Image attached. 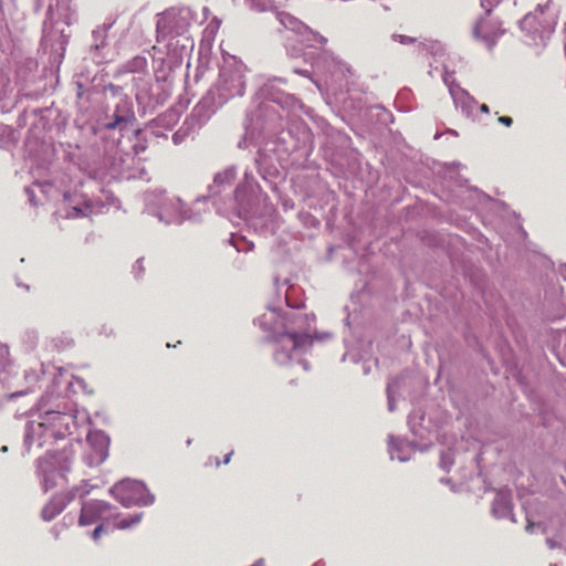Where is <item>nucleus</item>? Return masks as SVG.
<instances>
[{
    "label": "nucleus",
    "mask_w": 566,
    "mask_h": 566,
    "mask_svg": "<svg viewBox=\"0 0 566 566\" xmlns=\"http://www.w3.org/2000/svg\"><path fill=\"white\" fill-rule=\"evenodd\" d=\"M63 507L64 505L61 502L53 499L42 509V518L48 522L52 521L63 511Z\"/></svg>",
    "instance_id": "nucleus-7"
},
{
    "label": "nucleus",
    "mask_w": 566,
    "mask_h": 566,
    "mask_svg": "<svg viewBox=\"0 0 566 566\" xmlns=\"http://www.w3.org/2000/svg\"><path fill=\"white\" fill-rule=\"evenodd\" d=\"M504 505H505V509H507V510L510 509V505L506 501H505Z\"/></svg>",
    "instance_id": "nucleus-17"
},
{
    "label": "nucleus",
    "mask_w": 566,
    "mask_h": 566,
    "mask_svg": "<svg viewBox=\"0 0 566 566\" xmlns=\"http://www.w3.org/2000/svg\"><path fill=\"white\" fill-rule=\"evenodd\" d=\"M114 518H115V523H114L115 528L126 530L135 524H138L142 520V514L129 515L127 517H119V515H116V516H114Z\"/></svg>",
    "instance_id": "nucleus-8"
},
{
    "label": "nucleus",
    "mask_w": 566,
    "mask_h": 566,
    "mask_svg": "<svg viewBox=\"0 0 566 566\" xmlns=\"http://www.w3.org/2000/svg\"><path fill=\"white\" fill-rule=\"evenodd\" d=\"M480 109H481V112L486 113V114L490 112L489 106L486 104H482Z\"/></svg>",
    "instance_id": "nucleus-15"
},
{
    "label": "nucleus",
    "mask_w": 566,
    "mask_h": 566,
    "mask_svg": "<svg viewBox=\"0 0 566 566\" xmlns=\"http://www.w3.org/2000/svg\"><path fill=\"white\" fill-rule=\"evenodd\" d=\"M126 122L127 120H126V118L124 116L115 115L114 116V120L108 123V124H106L105 127H106V129L112 130V129L117 128L120 124L126 123Z\"/></svg>",
    "instance_id": "nucleus-10"
},
{
    "label": "nucleus",
    "mask_w": 566,
    "mask_h": 566,
    "mask_svg": "<svg viewBox=\"0 0 566 566\" xmlns=\"http://www.w3.org/2000/svg\"><path fill=\"white\" fill-rule=\"evenodd\" d=\"M88 441L92 444L90 461L92 465L103 463L108 457V441L103 436H90Z\"/></svg>",
    "instance_id": "nucleus-6"
},
{
    "label": "nucleus",
    "mask_w": 566,
    "mask_h": 566,
    "mask_svg": "<svg viewBox=\"0 0 566 566\" xmlns=\"http://www.w3.org/2000/svg\"><path fill=\"white\" fill-rule=\"evenodd\" d=\"M43 472H44V475H43V488L45 491L54 488L56 485V482H55V476H60V478H63V475L61 473H56L55 471H52V472H46V470L44 468H42Z\"/></svg>",
    "instance_id": "nucleus-9"
},
{
    "label": "nucleus",
    "mask_w": 566,
    "mask_h": 566,
    "mask_svg": "<svg viewBox=\"0 0 566 566\" xmlns=\"http://www.w3.org/2000/svg\"><path fill=\"white\" fill-rule=\"evenodd\" d=\"M111 505L103 501H92L83 504L80 515V525H92L99 520H109L113 515L109 513Z\"/></svg>",
    "instance_id": "nucleus-5"
},
{
    "label": "nucleus",
    "mask_w": 566,
    "mask_h": 566,
    "mask_svg": "<svg viewBox=\"0 0 566 566\" xmlns=\"http://www.w3.org/2000/svg\"><path fill=\"white\" fill-rule=\"evenodd\" d=\"M500 25L490 19V11L486 15L478 19L472 25L474 40L482 42L488 49H492L502 34Z\"/></svg>",
    "instance_id": "nucleus-4"
},
{
    "label": "nucleus",
    "mask_w": 566,
    "mask_h": 566,
    "mask_svg": "<svg viewBox=\"0 0 566 566\" xmlns=\"http://www.w3.org/2000/svg\"><path fill=\"white\" fill-rule=\"evenodd\" d=\"M232 454H233V451H230L229 453H227L224 455V460H223L224 464H228L230 462Z\"/></svg>",
    "instance_id": "nucleus-14"
},
{
    "label": "nucleus",
    "mask_w": 566,
    "mask_h": 566,
    "mask_svg": "<svg viewBox=\"0 0 566 566\" xmlns=\"http://www.w3.org/2000/svg\"><path fill=\"white\" fill-rule=\"evenodd\" d=\"M253 566H264L263 559L258 560Z\"/></svg>",
    "instance_id": "nucleus-16"
},
{
    "label": "nucleus",
    "mask_w": 566,
    "mask_h": 566,
    "mask_svg": "<svg viewBox=\"0 0 566 566\" xmlns=\"http://www.w3.org/2000/svg\"><path fill=\"white\" fill-rule=\"evenodd\" d=\"M394 39H395L396 41H399V42H400V43H402V44L410 43V42H413V41L416 40V39L409 38V36H407V35H401V34H399V35H394Z\"/></svg>",
    "instance_id": "nucleus-12"
},
{
    "label": "nucleus",
    "mask_w": 566,
    "mask_h": 566,
    "mask_svg": "<svg viewBox=\"0 0 566 566\" xmlns=\"http://www.w3.org/2000/svg\"><path fill=\"white\" fill-rule=\"evenodd\" d=\"M279 349L274 353V360L284 365L292 360L293 353L310 343V335L306 333H284L275 337Z\"/></svg>",
    "instance_id": "nucleus-1"
},
{
    "label": "nucleus",
    "mask_w": 566,
    "mask_h": 566,
    "mask_svg": "<svg viewBox=\"0 0 566 566\" xmlns=\"http://www.w3.org/2000/svg\"><path fill=\"white\" fill-rule=\"evenodd\" d=\"M188 27L189 23L187 19L180 13L176 11H166L159 17L157 21V42L182 35L188 30Z\"/></svg>",
    "instance_id": "nucleus-2"
},
{
    "label": "nucleus",
    "mask_w": 566,
    "mask_h": 566,
    "mask_svg": "<svg viewBox=\"0 0 566 566\" xmlns=\"http://www.w3.org/2000/svg\"><path fill=\"white\" fill-rule=\"evenodd\" d=\"M497 120L506 127H511L513 124V119L510 116H500Z\"/></svg>",
    "instance_id": "nucleus-13"
},
{
    "label": "nucleus",
    "mask_w": 566,
    "mask_h": 566,
    "mask_svg": "<svg viewBox=\"0 0 566 566\" xmlns=\"http://www.w3.org/2000/svg\"><path fill=\"white\" fill-rule=\"evenodd\" d=\"M105 532V527L103 524H99L95 527V530L93 531L92 533V538L94 541H98V538L101 537V535Z\"/></svg>",
    "instance_id": "nucleus-11"
},
{
    "label": "nucleus",
    "mask_w": 566,
    "mask_h": 566,
    "mask_svg": "<svg viewBox=\"0 0 566 566\" xmlns=\"http://www.w3.org/2000/svg\"><path fill=\"white\" fill-rule=\"evenodd\" d=\"M111 493L124 506L139 505L146 503V489L144 484L137 481L123 480L116 483L111 489Z\"/></svg>",
    "instance_id": "nucleus-3"
}]
</instances>
